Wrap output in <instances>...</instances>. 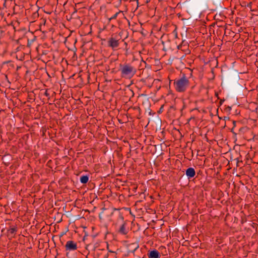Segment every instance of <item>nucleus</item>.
Listing matches in <instances>:
<instances>
[{
    "label": "nucleus",
    "mask_w": 258,
    "mask_h": 258,
    "mask_svg": "<svg viewBox=\"0 0 258 258\" xmlns=\"http://www.w3.org/2000/svg\"><path fill=\"white\" fill-rule=\"evenodd\" d=\"M173 85L176 92L183 93L189 87V81L185 76V75L183 74L180 78L175 79L174 81Z\"/></svg>",
    "instance_id": "f257e3e1"
},
{
    "label": "nucleus",
    "mask_w": 258,
    "mask_h": 258,
    "mask_svg": "<svg viewBox=\"0 0 258 258\" xmlns=\"http://www.w3.org/2000/svg\"><path fill=\"white\" fill-rule=\"evenodd\" d=\"M120 71L122 77L131 79L136 73V69L132 65L126 63L124 64H120Z\"/></svg>",
    "instance_id": "f03ea898"
},
{
    "label": "nucleus",
    "mask_w": 258,
    "mask_h": 258,
    "mask_svg": "<svg viewBox=\"0 0 258 258\" xmlns=\"http://www.w3.org/2000/svg\"><path fill=\"white\" fill-rule=\"evenodd\" d=\"M67 251H71L76 250L78 247L77 243L72 240L68 241L65 245Z\"/></svg>",
    "instance_id": "7ed1b4c3"
},
{
    "label": "nucleus",
    "mask_w": 258,
    "mask_h": 258,
    "mask_svg": "<svg viewBox=\"0 0 258 258\" xmlns=\"http://www.w3.org/2000/svg\"><path fill=\"white\" fill-rule=\"evenodd\" d=\"M149 258H160L161 254L156 249H154L149 251L148 253Z\"/></svg>",
    "instance_id": "20e7f679"
},
{
    "label": "nucleus",
    "mask_w": 258,
    "mask_h": 258,
    "mask_svg": "<svg viewBox=\"0 0 258 258\" xmlns=\"http://www.w3.org/2000/svg\"><path fill=\"white\" fill-rule=\"evenodd\" d=\"M108 45L112 48L117 47L119 45L118 40L111 37L108 40Z\"/></svg>",
    "instance_id": "39448f33"
},
{
    "label": "nucleus",
    "mask_w": 258,
    "mask_h": 258,
    "mask_svg": "<svg viewBox=\"0 0 258 258\" xmlns=\"http://www.w3.org/2000/svg\"><path fill=\"white\" fill-rule=\"evenodd\" d=\"M196 174L195 170L193 168H188L186 170V175L188 178H192Z\"/></svg>",
    "instance_id": "423d86ee"
},
{
    "label": "nucleus",
    "mask_w": 258,
    "mask_h": 258,
    "mask_svg": "<svg viewBox=\"0 0 258 258\" xmlns=\"http://www.w3.org/2000/svg\"><path fill=\"white\" fill-rule=\"evenodd\" d=\"M119 234L122 235H126L128 233V229L125 227V224L122 223L118 230Z\"/></svg>",
    "instance_id": "0eeeda50"
},
{
    "label": "nucleus",
    "mask_w": 258,
    "mask_h": 258,
    "mask_svg": "<svg viewBox=\"0 0 258 258\" xmlns=\"http://www.w3.org/2000/svg\"><path fill=\"white\" fill-rule=\"evenodd\" d=\"M89 180V176L83 175L80 177V181L82 183H86Z\"/></svg>",
    "instance_id": "6e6552de"
},
{
    "label": "nucleus",
    "mask_w": 258,
    "mask_h": 258,
    "mask_svg": "<svg viewBox=\"0 0 258 258\" xmlns=\"http://www.w3.org/2000/svg\"><path fill=\"white\" fill-rule=\"evenodd\" d=\"M17 231V227L16 226H13L10 227L8 230V232L11 234H15Z\"/></svg>",
    "instance_id": "1a4fd4ad"
},
{
    "label": "nucleus",
    "mask_w": 258,
    "mask_h": 258,
    "mask_svg": "<svg viewBox=\"0 0 258 258\" xmlns=\"http://www.w3.org/2000/svg\"><path fill=\"white\" fill-rule=\"evenodd\" d=\"M121 12H122L121 11H119V12L116 13L111 17L109 18V19H108L109 22H110L111 20L115 19L117 18V17L118 15V14H120Z\"/></svg>",
    "instance_id": "9d476101"
},
{
    "label": "nucleus",
    "mask_w": 258,
    "mask_h": 258,
    "mask_svg": "<svg viewBox=\"0 0 258 258\" xmlns=\"http://www.w3.org/2000/svg\"><path fill=\"white\" fill-rule=\"evenodd\" d=\"M133 246V248H134V249L132 251L133 252L135 251L139 247L138 244H135V243H132L129 245V246Z\"/></svg>",
    "instance_id": "9b49d317"
},
{
    "label": "nucleus",
    "mask_w": 258,
    "mask_h": 258,
    "mask_svg": "<svg viewBox=\"0 0 258 258\" xmlns=\"http://www.w3.org/2000/svg\"><path fill=\"white\" fill-rule=\"evenodd\" d=\"M173 33L175 34V37H177V32H176V30H174L173 31Z\"/></svg>",
    "instance_id": "f8f14e48"
},
{
    "label": "nucleus",
    "mask_w": 258,
    "mask_h": 258,
    "mask_svg": "<svg viewBox=\"0 0 258 258\" xmlns=\"http://www.w3.org/2000/svg\"><path fill=\"white\" fill-rule=\"evenodd\" d=\"M120 218H121V219L122 220H123V217H122V216H120Z\"/></svg>",
    "instance_id": "ddd939ff"
},
{
    "label": "nucleus",
    "mask_w": 258,
    "mask_h": 258,
    "mask_svg": "<svg viewBox=\"0 0 258 258\" xmlns=\"http://www.w3.org/2000/svg\"><path fill=\"white\" fill-rule=\"evenodd\" d=\"M45 94L46 96H47V95H47V92H45Z\"/></svg>",
    "instance_id": "4468645a"
},
{
    "label": "nucleus",
    "mask_w": 258,
    "mask_h": 258,
    "mask_svg": "<svg viewBox=\"0 0 258 258\" xmlns=\"http://www.w3.org/2000/svg\"><path fill=\"white\" fill-rule=\"evenodd\" d=\"M110 252L114 253L113 251H109Z\"/></svg>",
    "instance_id": "2eb2a0df"
}]
</instances>
